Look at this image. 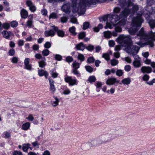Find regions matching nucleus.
Wrapping results in <instances>:
<instances>
[{"label":"nucleus","instance_id":"f257e3e1","mask_svg":"<svg viewBox=\"0 0 155 155\" xmlns=\"http://www.w3.org/2000/svg\"><path fill=\"white\" fill-rule=\"evenodd\" d=\"M71 3L69 2H64L61 7L62 11L66 14H69L72 8V12L73 13H78L79 14L85 13L86 8L89 7L92 4L95 3L94 0H71Z\"/></svg>","mask_w":155,"mask_h":155},{"label":"nucleus","instance_id":"f03ea898","mask_svg":"<svg viewBox=\"0 0 155 155\" xmlns=\"http://www.w3.org/2000/svg\"><path fill=\"white\" fill-rule=\"evenodd\" d=\"M135 44L141 47L149 45L153 48L154 45L153 41H155V33L152 31L149 34L145 32L143 28H141L134 38Z\"/></svg>","mask_w":155,"mask_h":155},{"label":"nucleus","instance_id":"7ed1b4c3","mask_svg":"<svg viewBox=\"0 0 155 155\" xmlns=\"http://www.w3.org/2000/svg\"><path fill=\"white\" fill-rule=\"evenodd\" d=\"M130 14V11L127 8L124 9L122 11L119 15L115 14L110 13L109 14V21L110 22L111 24L107 22L106 23V25L104 27L106 29L107 28L112 29V25L114 26L115 25L116 23L120 20H121L118 22V25L120 24L121 26H124L126 24L127 18Z\"/></svg>","mask_w":155,"mask_h":155},{"label":"nucleus","instance_id":"20e7f679","mask_svg":"<svg viewBox=\"0 0 155 155\" xmlns=\"http://www.w3.org/2000/svg\"><path fill=\"white\" fill-rule=\"evenodd\" d=\"M117 41L120 43L122 46L125 47L126 51L130 54L135 55L138 52L140 48L136 45H133V42L131 38L124 35H120L117 38Z\"/></svg>","mask_w":155,"mask_h":155},{"label":"nucleus","instance_id":"39448f33","mask_svg":"<svg viewBox=\"0 0 155 155\" xmlns=\"http://www.w3.org/2000/svg\"><path fill=\"white\" fill-rule=\"evenodd\" d=\"M142 14H137V16L134 17L132 22V27L128 30L129 33L132 35H134L139 30L141 24L143 22V20L141 17Z\"/></svg>","mask_w":155,"mask_h":155},{"label":"nucleus","instance_id":"423d86ee","mask_svg":"<svg viewBox=\"0 0 155 155\" xmlns=\"http://www.w3.org/2000/svg\"><path fill=\"white\" fill-rule=\"evenodd\" d=\"M118 1L120 4V5L122 7H125L124 9L127 8L130 11H130L129 8L131 6L133 5L134 0H118Z\"/></svg>","mask_w":155,"mask_h":155},{"label":"nucleus","instance_id":"0eeeda50","mask_svg":"<svg viewBox=\"0 0 155 155\" xmlns=\"http://www.w3.org/2000/svg\"><path fill=\"white\" fill-rule=\"evenodd\" d=\"M65 81L69 83V85L73 86L77 84V81L76 79H73L71 77L67 76L64 78Z\"/></svg>","mask_w":155,"mask_h":155},{"label":"nucleus","instance_id":"6e6552de","mask_svg":"<svg viewBox=\"0 0 155 155\" xmlns=\"http://www.w3.org/2000/svg\"><path fill=\"white\" fill-rule=\"evenodd\" d=\"M3 37L6 39H11L10 37L12 36H14L13 33L10 31H7L6 30H4L2 32Z\"/></svg>","mask_w":155,"mask_h":155},{"label":"nucleus","instance_id":"1a4fd4ad","mask_svg":"<svg viewBox=\"0 0 155 155\" xmlns=\"http://www.w3.org/2000/svg\"><path fill=\"white\" fill-rule=\"evenodd\" d=\"M26 4L29 7L30 10L32 12H34L36 11V6L31 0H27L26 2Z\"/></svg>","mask_w":155,"mask_h":155},{"label":"nucleus","instance_id":"9d476101","mask_svg":"<svg viewBox=\"0 0 155 155\" xmlns=\"http://www.w3.org/2000/svg\"><path fill=\"white\" fill-rule=\"evenodd\" d=\"M52 27H54V30L55 32H57V34L59 37L61 38L64 37L65 34L63 31L61 30H59L58 28L55 25H53Z\"/></svg>","mask_w":155,"mask_h":155},{"label":"nucleus","instance_id":"9b49d317","mask_svg":"<svg viewBox=\"0 0 155 155\" xmlns=\"http://www.w3.org/2000/svg\"><path fill=\"white\" fill-rule=\"evenodd\" d=\"M25 69L29 71L32 69V65L30 64V59L26 58L24 60Z\"/></svg>","mask_w":155,"mask_h":155},{"label":"nucleus","instance_id":"f8f14e48","mask_svg":"<svg viewBox=\"0 0 155 155\" xmlns=\"http://www.w3.org/2000/svg\"><path fill=\"white\" fill-rule=\"evenodd\" d=\"M53 28V29H51L49 30H46L45 31L44 34L46 37H53L54 35L55 34V31L54 29V27Z\"/></svg>","mask_w":155,"mask_h":155},{"label":"nucleus","instance_id":"ddd939ff","mask_svg":"<svg viewBox=\"0 0 155 155\" xmlns=\"http://www.w3.org/2000/svg\"><path fill=\"white\" fill-rule=\"evenodd\" d=\"M140 71L143 73H150L152 71V69L151 67L148 66H143L141 67Z\"/></svg>","mask_w":155,"mask_h":155},{"label":"nucleus","instance_id":"4468645a","mask_svg":"<svg viewBox=\"0 0 155 155\" xmlns=\"http://www.w3.org/2000/svg\"><path fill=\"white\" fill-rule=\"evenodd\" d=\"M93 142L94 143V145L95 146L102 144L106 143L104 139L103 138H98L95 140H93Z\"/></svg>","mask_w":155,"mask_h":155},{"label":"nucleus","instance_id":"2eb2a0df","mask_svg":"<svg viewBox=\"0 0 155 155\" xmlns=\"http://www.w3.org/2000/svg\"><path fill=\"white\" fill-rule=\"evenodd\" d=\"M118 81H117L116 79L114 78H109L106 81V84L107 85H112L115 83H118Z\"/></svg>","mask_w":155,"mask_h":155},{"label":"nucleus","instance_id":"dca6fc26","mask_svg":"<svg viewBox=\"0 0 155 155\" xmlns=\"http://www.w3.org/2000/svg\"><path fill=\"white\" fill-rule=\"evenodd\" d=\"M50 83V90L51 93L54 94L56 91V88L54 84V81L50 78L48 79Z\"/></svg>","mask_w":155,"mask_h":155},{"label":"nucleus","instance_id":"f3484780","mask_svg":"<svg viewBox=\"0 0 155 155\" xmlns=\"http://www.w3.org/2000/svg\"><path fill=\"white\" fill-rule=\"evenodd\" d=\"M113 134H107L104 136V139L106 143L111 141L113 138Z\"/></svg>","mask_w":155,"mask_h":155},{"label":"nucleus","instance_id":"a211bd4d","mask_svg":"<svg viewBox=\"0 0 155 155\" xmlns=\"http://www.w3.org/2000/svg\"><path fill=\"white\" fill-rule=\"evenodd\" d=\"M46 59L45 58V59H42V60L39 61L38 62L39 67L41 68L45 67L46 64Z\"/></svg>","mask_w":155,"mask_h":155},{"label":"nucleus","instance_id":"6ab92c4d","mask_svg":"<svg viewBox=\"0 0 155 155\" xmlns=\"http://www.w3.org/2000/svg\"><path fill=\"white\" fill-rule=\"evenodd\" d=\"M78 50L83 51L85 48V46L82 42H80L76 46Z\"/></svg>","mask_w":155,"mask_h":155},{"label":"nucleus","instance_id":"aec40b11","mask_svg":"<svg viewBox=\"0 0 155 155\" xmlns=\"http://www.w3.org/2000/svg\"><path fill=\"white\" fill-rule=\"evenodd\" d=\"M21 15L22 18L25 19L28 17V12L25 9H23L21 11Z\"/></svg>","mask_w":155,"mask_h":155},{"label":"nucleus","instance_id":"412c9836","mask_svg":"<svg viewBox=\"0 0 155 155\" xmlns=\"http://www.w3.org/2000/svg\"><path fill=\"white\" fill-rule=\"evenodd\" d=\"M30 145V144L29 143L23 144L22 147V149L23 151L25 152H28V149H29V147Z\"/></svg>","mask_w":155,"mask_h":155},{"label":"nucleus","instance_id":"4be33fe9","mask_svg":"<svg viewBox=\"0 0 155 155\" xmlns=\"http://www.w3.org/2000/svg\"><path fill=\"white\" fill-rule=\"evenodd\" d=\"M132 6H133L132 8L131 9H130V13H131L132 14H134L135 13L137 12L138 11L139 9V7L138 5H133Z\"/></svg>","mask_w":155,"mask_h":155},{"label":"nucleus","instance_id":"5701e85b","mask_svg":"<svg viewBox=\"0 0 155 155\" xmlns=\"http://www.w3.org/2000/svg\"><path fill=\"white\" fill-rule=\"evenodd\" d=\"M114 26H115V31L117 32H120L122 31L121 27L124 26H121L120 24L118 25V23H117L115 24V25Z\"/></svg>","mask_w":155,"mask_h":155},{"label":"nucleus","instance_id":"b1692460","mask_svg":"<svg viewBox=\"0 0 155 155\" xmlns=\"http://www.w3.org/2000/svg\"><path fill=\"white\" fill-rule=\"evenodd\" d=\"M104 36L106 38H110L112 36L111 32L107 31L103 32Z\"/></svg>","mask_w":155,"mask_h":155},{"label":"nucleus","instance_id":"393cba45","mask_svg":"<svg viewBox=\"0 0 155 155\" xmlns=\"http://www.w3.org/2000/svg\"><path fill=\"white\" fill-rule=\"evenodd\" d=\"M30 124L29 122H27L23 124L22 125V129L24 130H27L30 127Z\"/></svg>","mask_w":155,"mask_h":155},{"label":"nucleus","instance_id":"a878e982","mask_svg":"<svg viewBox=\"0 0 155 155\" xmlns=\"http://www.w3.org/2000/svg\"><path fill=\"white\" fill-rule=\"evenodd\" d=\"M148 23L151 29H153L155 28V20H150L148 22Z\"/></svg>","mask_w":155,"mask_h":155},{"label":"nucleus","instance_id":"bb28decb","mask_svg":"<svg viewBox=\"0 0 155 155\" xmlns=\"http://www.w3.org/2000/svg\"><path fill=\"white\" fill-rule=\"evenodd\" d=\"M121 82L124 84L128 85L130 83L131 80L130 78H125L123 79Z\"/></svg>","mask_w":155,"mask_h":155},{"label":"nucleus","instance_id":"cd10ccee","mask_svg":"<svg viewBox=\"0 0 155 155\" xmlns=\"http://www.w3.org/2000/svg\"><path fill=\"white\" fill-rule=\"evenodd\" d=\"M76 28L74 26H73L69 28V32L74 36H75L77 35V33L75 32Z\"/></svg>","mask_w":155,"mask_h":155},{"label":"nucleus","instance_id":"c85d7f7f","mask_svg":"<svg viewBox=\"0 0 155 155\" xmlns=\"http://www.w3.org/2000/svg\"><path fill=\"white\" fill-rule=\"evenodd\" d=\"M134 66L135 68H139L141 66V64L140 61L135 60L133 63Z\"/></svg>","mask_w":155,"mask_h":155},{"label":"nucleus","instance_id":"c756f323","mask_svg":"<svg viewBox=\"0 0 155 155\" xmlns=\"http://www.w3.org/2000/svg\"><path fill=\"white\" fill-rule=\"evenodd\" d=\"M103 27V25L101 24H99L97 27H95L93 28V30L95 32H98L99 31V29H102Z\"/></svg>","mask_w":155,"mask_h":155},{"label":"nucleus","instance_id":"7c9ffc66","mask_svg":"<svg viewBox=\"0 0 155 155\" xmlns=\"http://www.w3.org/2000/svg\"><path fill=\"white\" fill-rule=\"evenodd\" d=\"M96 80L95 77L93 75L90 76L88 79V81L91 83L95 82Z\"/></svg>","mask_w":155,"mask_h":155},{"label":"nucleus","instance_id":"2f4dec72","mask_svg":"<svg viewBox=\"0 0 155 155\" xmlns=\"http://www.w3.org/2000/svg\"><path fill=\"white\" fill-rule=\"evenodd\" d=\"M54 97L55 100L52 102V104L53 106L56 107L58 105L60 100L57 97Z\"/></svg>","mask_w":155,"mask_h":155},{"label":"nucleus","instance_id":"473e14b6","mask_svg":"<svg viewBox=\"0 0 155 155\" xmlns=\"http://www.w3.org/2000/svg\"><path fill=\"white\" fill-rule=\"evenodd\" d=\"M93 142V140H92L91 142H88L85 143V146L87 148L89 149L92 147L95 146V145H93L94 143Z\"/></svg>","mask_w":155,"mask_h":155},{"label":"nucleus","instance_id":"72a5a7b5","mask_svg":"<svg viewBox=\"0 0 155 155\" xmlns=\"http://www.w3.org/2000/svg\"><path fill=\"white\" fill-rule=\"evenodd\" d=\"M80 64L79 63L76 62V61L74 62L72 64L73 68V70H77L78 69L80 68Z\"/></svg>","mask_w":155,"mask_h":155},{"label":"nucleus","instance_id":"f704fd0d","mask_svg":"<svg viewBox=\"0 0 155 155\" xmlns=\"http://www.w3.org/2000/svg\"><path fill=\"white\" fill-rule=\"evenodd\" d=\"M58 17V16L57 13L54 12L52 13L49 15V19H50L51 18L56 19Z\"/></svg>","mask_w":155,"mask_h":155},{"label":"nucleus","instance_id":"c9c22d12","mask_svg":"<svg viewBox=\"0 0 155 155\" xmlns=\"http://www.w3.org/2000/svg\"><path fill=\"white\" fill-rule=\"evenodd\" d=\"M3 4L4 5V7L5 8V10L7 11H9L10 10L9 7V4L8 2H4Z\"/></svg>","mask_w":155,"mask_h":155},{"label":"nucleus","instance_id":"e433bc0d","mask_svg":"<svg viewBox=\"0 0 155 155\" xmlns=\"http://www.w3.org/2000/svg\"><path fill=\"white\" fill-rule=\"evenodd\" d=\"M86 35L85 32H81L78 34V38L80 39H82L85 37Z\"/></svg>","mask_w":155,"mask_h":155},{"label":"nucleus","instance_id":"4c0bfd02","mask_svg":"<svg viewBox=\"0 0 155 155\" xmlns=\"http://www.w3.org/2000/svg\"><path fill=\"white\" fill-rule=\"evenodd\" d=\"M110 63L112 66H115L118 64V61L115 59H113L110 60Z\"/></svg>","mask_w":155,"mask_h":155},{"label":"nucleus","instance_id":"58836bf2","mask_svg":"<svg viewBox=\"0 0 155 155\" xmlns=\"http://www.w3.org/2000/svg\"><path fill=\"white\" fill-rule=\"evenodd\" d=\"M50 53V51L47 49L43 50L42 52V54L44 56H46L48 55Z\"/></svg>","mask_w":155,"mask_h":155},{"label":"nucleus","instance_id":"ea45409f","mask_svg":"<svg viewBox=\"0 0 155 155\" xmlns=\"http://www.w3.org/2000/svg\"><path fill=\"white\" fill-rule=\"evenodd\" d=\"M78 59L80 60L81 62L84 61L85 60V58L84 55L80 53L78 55Z\"/></svg>","mask_w":155,"mask_h":155},{"label":"nucleus","instance_id":"a19ab883","mask_svg":"<svg viewBox=\"0 0 155 155\" xmlns=\"http://www.w3.org/2000/svg\"><path fill=\"white\" fill-rule=\"evenodd\" d=\"M46 72L42 69H39L38 70V74L39 76L41 77L44 76Z\"/></svg>","mask_w":155,"mask_h":155},{"label":"nucleus","instance_id":"79ce46f5","mask_svg":"<svg viewBox=\"0 0 155 155\" xmlns=\"http://www.w3.org/2000/svg\"><path fill=\"white\" fill-rule=\"evenodd\" d=\"M35 57L36 59L38 60L40 59L42 60V59H45V58L44 57L42 56L41 54L38 53L36 54L35 56Z\"/></svg>","mask_w":155,"mask_h":155},{"label":"nucleus","instance_id":"37998d69","mask_svg":"<svg viewBox=\"0 0 155 155\" xmlns=\"http://www.w3.org/2000/svg\"><path fill=\"white\" fill-rule=\"evenodd\" d=\"M109 16L108 14L104 15L101 18H100V21H107L108 20L109 21Z\"/></svg>","mask_w":155,"mask_h":155},{"label":"nucleus","instance_id":"c03bdc74","mask_svg":"<svg viewBox=\"0 0 155 155\" xmlns=\"http://www.w3.org/2000/svg\"><path fill=\"white\" fill-rule=\"evenodd\" d=\"M89 23L88 22H85L83 23V30H86L87 29L89 26Z\"/></svg>","mask_w":155,"mask_h":155},{"label":"nucleus","instance_id":"a18cd8bd","mask_svg":"<svg viewBox=\"0 0 155 155\" xmlns=\"http://www.w3.org/2000/svg\"><path fill=\"white\" fill-rule=\"evenodd\" d=\"M86 70L89 73H91L93 71V68L90 66H86L85 67Z\"/></svg>","mask_w":155,"mask_h":155},{"label":"nucleus","instance_id":"49530a36","mask_svg":"<svg viewBox=\"0 0 155 155\" xmlns=\"http://www.w3.org/2000/svg\"><path fill=\"white\" fill-rule=\"evenodd\" d=\"M116 74L117 76L120 77L122 76L123 74V71L120 69H118L116 71Z\"/></svg>","mask_w":155,"mask_h":155},{"label":"nucleus","instance_id":"de8ad7c7","mask_svg":"<svg viewBox=\"0 0 155 155\" xmlns=\"http://www.w3.org/2000/svg\"><path fill=\"white\" fill-rule=\"evenodd\" d=\"M121 11V8L118 7H115L114 8L113 10V12H114V14H117L119 13Z\"/></svg>","mask_w":155,"mask_h":155},{"label":"nucleus","instance_id":"09e8293b","mask_svg":"<svg viewBox=\"0 0 155 155\" xmlns=\"http://www.w3.org/2000/svg\"><path fill=\"white\" fill-rule=\"evenodd\" d=\"M2 26L5 29H8L10 27V25L8 23H4L2 24Z\"/></svg>","mask_w":155,"mask_h":155},{"label":"nucleus","instance_id":"8fccbe9b","mask_svg":"<svg viewBox=\"0 0 155 155\" xmlns=\"http://www.w3.org/2000/svg\"><path fill=\"white\" fill-rule=\"evenodd\" d=\"M72 73L74 74L77 76V77H79L81 76V74L77 70L72 69Z\"/></svg>","mask_w":155,"mask_h":155},{"label":"nucleus","instance_id":"3c124183","mask_svg":"<svg viewBox=\"0 0 155 155\" xmlns=\"http://www.w3.org/2000/svg\"><path fill=\"white\" fill-rule=\"evenodd\" d=\"M50 73L52 76L54 78H57L58 75V73L54 71L53 70H51L50 71Z\"/></svg>","mask_w":155,"mask_h":155},{"label":"nucleus","instance_id":"603ef678","mask_svg":"<svg viewBox=\"0 0 155 155\" xmlns=\"http://www.w3.org/2000/svg\"><path fill=\"white\" fill-rule=\"evenodd\" d=\"M11 26L12 28H15L18 25V23L15 21H13L10 23Z\"/></svg>","mask_w":155,"mask_h":155},{"label":"nucleus","instance_id":"864d4df0","mask_svg":"<svg viewBox=\"0 0 155 155\" xmlns=\"http://www.w3.org/2000/svg\"><path fill=\"white\" fill-rule=\"evenodd\" d=\"M95 59L93 57H90L88 58L87 60V62L89 63H93L94 62Z\"/></svg>","mask_w":155,"mask_h":155},{"label":"nucleus","instance_id":"5fc2aeb1","mask_svg":"<svg viewBox=\"0 0 155 155\" xmlns=\"http://www.w3.org/2000/svg\"><path fill=\"white\" fill-rule=\"evenodd\" d=\"M85 47L87 50L90 51H92L94 48V46L91 45H89Z\"/></svg>","mask_w":155,"mask_h":155},{"label":"nucleus","instance_id":"6e6d98bb","mask_svg":"<svg viewBox=\"0 0 155 155\" xmlns=\"http://www.w3.org/2000/svg\"><path fill=\"white\" fill-rule=\"evenodd\" d=\"M44 46L47 49L49 48L51 46V43L50 42L47 41L44 44Z\"/></svg>","mask_w":155,"mask_h":155},{"label":"nucleus","instance_id":"4d7b16f0","mask_svg":"<svg viewBox=\"0 0 155 155\" xmlns=\"http://www.w3.org/2000/svg\"><path fill=\"white\" fill-rule=\"evenodd\" d=\"M102 57L107 61H108L110 60V56L107 53L103 54L102 55Z\"/></svg>","mask_w":155,"mask_h":155},{"label":"nucleus","instance_id":"13d9d810","mask_svg":"<svg viewBox=\"0 0 155 155\" xmlns=\"http://www.w3.org/2000/svg\"><path fill=\"white\" fill-rule=\"evenodd\" d=\"M8 54L10 56H13L15 54V50L13 48H12L10 49L8 51Z\"/></svg>","mask_w":155,"mask_h":155},{"label":"nucleus","instance_id":"bf43d9fd","mask_svg":"<svg viewBox=\"0 0 155 155\" xmlns=\"http://www.w3.org/2000/svg\"><path fill=\"white\" fill-rule=\"evenodd\" d=\"M70 21L73 23H76L77 22L76 18L74 16H71V18Z\"/></svg>","mask_w":155,"mask_h":155},{"label":"nucleus","instance_id":"052dcab7","mask_svg":"<svg viewBox=\"0 0 155 155\" xmlns=\"http://www.w3.org/2000/svg\"><path fill=\"white\" fill-rule=\"evenodd\" d=\"M150 78V77L149 75L147 74H144L142 77V79L144 81H147Z\"/></svg>","mask_w":155,"mask_h":155},{"label":"nucleus","instance_id":"680f3d73","mask_svg":"<svg viewBox=\"0 0 155 155\" xmlns=\"http://www.w3.org/2000/svg\"><path fill=\"white\" fill-rule=\"evenodd\" d=\"M68 18L66 17H63L61 18V21L63 23L66 22L68 21Z\"/></svg>","mask_w":155,"mask_h":155},{"label":"nucleus","instance_id":"e2e57ef3","mask_svg":"<svg viewBox=\"0 0 155 155\" xmlns=\"http://www.w3.org/2000/svg\"><path fill=\"white\" fill-rule=\"evenodd\" d=\"M11 61L13 63H16L18 62V58L17 57H13L11 59Z\"/></svg>","mask_w":155,"mask_h":155},{"label":"nucleus","instance_id":"0e129e2a","mask_svg":"<svg viewBox=\"0 0 155 155\" xmlns=\"http://www.w3.org/2000/svg\"><path fill=\"white\" fill-rule=\"evenodd\" d=\"M4 137L6 138H8L10 136V134L7 132H5L3 134Z\"/></svg>","mask_w":155,"mask_h":155},{"label":"nucleus","instance_id":"69168bd1","mask_svg":"<svg viewBox=\"0 0 155 155\" xmlns=\"http://www.w3.org/2000/svg\"><path fill=\"white\" fill-rule=\"evenodd\" d=\"M131 67L130 65H127L124 67L125 70L127 72L130 71L131 69Z\"/></svg>","mask_w":155,"mask_h":155},{"label":"nucleus","instance_id":"338daca9","mask_svg":"<svg viewBox=\"0 0 155 155\" xmlns=\"http://www.w3.org/2000/svg\"><path fill=\"white\" fill-rule=\"evenodd\" d=\"M146 83L150 85H152L153 83H155V78H153L152 80L148 82H147Z\"/></svg>","mask_w":155,"mask_h":155},{"label":"nucleus","instance_id":"774afa93","mask_svg":"<svg viewBox=\"0 0 155 155\" xmlns=\"http://www.w3.org/2000/svg\"><path fill=\"white\" fill-rule=\"evenodd\" d=\"M13 155H22V153L21 151L16 150L14 152Z\"/></svg>","mask_w":155,"mask_h":155}]
</instances>
